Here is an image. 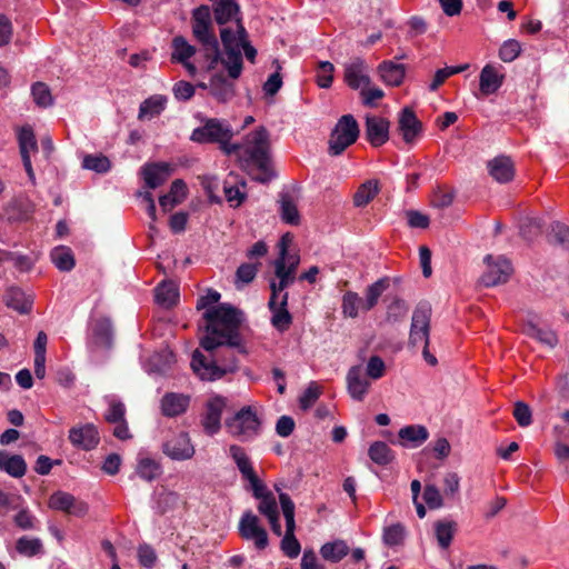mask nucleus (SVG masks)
<instances>
[{
	"instance_id": "obj_46",
	"label": "nucleus",
	"mask_w": 569,
	"mask_h": 569,
	"mask_svg": "<svg viewBox=\"0 0 569 569\" xmlns=\"http://www.w3.org/2000/svg\"><path fill=\"white\" fill-rule=\"evenodd\" d=\"M104 402L107 403L104 419L109 423H118V421H121L122 419H124L126 406L117 396H114V395L106 396Z\"/></svg>"
},
{
	"instance_id": "obj_4",
	"label": "nucleus",
	"mask_w": 569,
	"mask_h": 569,
	"mask_svg": "<svg viewBox=\"0 0 569 569\" xmlns=\"http://www.w3.org/2000/svg\"><path fill=\"white\" fill-rule=\"evenodd\" d=\"M192 33L202 44L204 56L209 60V69L219 61V43L212 29L211 12L208 6H200L192 12Z\"/></svg>"
},
{
	"instance_id": "obj_7",
	"label": "nucleus",
	"mask_w": 569,
	"mask_h": 569,
	"mask_svg": "<svg viewBox=\"0 0 569 569\" xmlns=\"http://www.w3.org/2000/svg\"><path fill=\"white\" fill-rule=\"evenodd\" d=\"M233 137L231 126L223 120L209 119L202 127L196 128L191 133V140L199 143H218L220 149L231 154L238 149L237 143H230Z\"/></svg>"
},
{
	"instance_id": "obj_33",
	"label": "nucleus",
	"mask_w": 569,
	"mask_h": 569,
	"mask_svg": "<svg viewBox=\"0 0 569 569\" xmlns=\"http://www.w3.org/2000/svg\"><path fill=\"white\" fill-rule=\"evenodd\" d=\"M198 87L209 89L210 94L220 102L229 101L234 94L233 84L222 76H213L209 83H199Z\"/></svg>"
},
{
	"instance_id": "obj_40",
	"label": "nucleus",
	"mask_w": 569,
	"mask_h": 569,
	"mask_svg": "<svg viewBox=\"0 0 569 569\" xmlns=\"http://www.w3.org/2000/svg\"><path fill=\"white\" fill-rule=\"evenodd\" d=\"M349 553V547L346 541L337 539L331 542H326L320 548L321 557L330 562H339Z\"/></svg>"
},
{
	"instance_id": "obj_48",
	"label": "nucleus",
	"mask_w": 569,
	"mask_h": 569,
	"mask_svg": "<svg viewBox=\"0 0 569 569\" xmlns=\"http://www.w3.org/2000/svg\"><path fill=\"white\" fill-rule=\"evenodd\" d=\"M180 502L181 497L176 491L162 490L156 496V509L160 513L176 509Z\"/></svg>"
},
{
	"instance_id": "obj_45",
	"label": "nucleus",
	"mask_w": 569,
	"mask_h": 569,
	"mask_svg": "<svg viewBox=\"0 0 569 569\" xmlns=\"http://www.w3.org/2000/svg\"><path fill=\"white\" fill-rule=\"evenodd\" d=\"M368 456L372 462L379 466H387L395 459L393 451L383 441H375L369 447Z\"/></svg>"
},
{
	"instance_id": "obj_62",
	"label": "nucleus",
	"mask_w": 569,
	"mask_h": 569,
	"mask_svg": "<svg viewBox=\"0 0 569 569\" xmlns=\"http://www.w3.org/2000/svg\"><path fill=\"white\" fill-rule=\"evenodd\" d=\"M321 395V390L316 382H310L307 389L299 398V406L302 410L310 409Z\"/></svg>"
},
{
	"instance_id": "obj_16",
	"label": "nucleus",
	"mask_w": 569,
	"mask_h": 569,
	"mask_svg": "<svg viewBox=\"0 0 569 569\" xmlns=\"http://www.w3.org/2000/svg\"><path fill=\"white\" fill-rule=\"evenodd\" d=\"M48 505L53 510L63 511L76 517H83L89 510L84 501L64 491L53 492L49 498Z\"/></svg>"
},
{
	"instance_id": "obj_24",
	"label": "nucleus",
	"mask_w": 569,
	"mask_h": 569,
	"mask_svg": "<svg viewBox=\"0 0 569 569\" xmlns=\"http://www.w3.org/2000/svg\"><path fill=\"white\" fill-rule=\"evenodd\" d=\"M292 237L290 233H286L281 237L279 242V257L274 260V274L278 277V267L281 266L283 271L289 274L290 278H296V270L299 264V257L297 254L288 253V246L291 242Z\"/></svg>"
},
{
	"instance_id": "obj_50",
	"label": "nucleus",
	"mask_w": 569,
	"mask_h": 569,
	"mask_svg": "<svg viewBox=\"0 0 569 569\" xmlns=\"http://www.w3.org/2000/svg\"><path fill=\"white\" fill-rule=\"evenodd\" d=\"M92 332L97 343L109 347L112 339V325L108 318H101L94 321Z\"/></svg>"
},
{
	"instance_id": "obj_14",
	"label": "nucleus",
	"mask_w": 569,
	"mask_h": 569,
	"mask_svg": "<svg viewBox=\"0 0 569 569\" xmlns=\"http://www.w3.org/2000/svg\"><path fill=\"white\" fill-rule=\"evenodd\" d=\"M486 270L480 281L486 287H493L505 283L512 273L510 261L503 256H487L485 258Z\"/></svg>"
},
{
	"instance_id": "obj_10",
	"label": "nucleus",
	"mask_w": 569,
	"mask_h": 569,
	"mask_svg": "<svg viewBox=\"0 0 569 569\" xmlns=\"http://www.w3.org/2000/svg\"><path fill=\"white\" fill-rule=\"evenodd\" d=\"M359 136V127L351 114L342 116L337 122L329 139V153L341 154L348 147L353 144Z\"/></svg>"
},
{
	"instance_id": "obj_38",
	"label": "nucleus",
	"mask_w": 569,
	"mask_h": 569,
	"mask_svg": "<svg viewBox=\"0 0 569 569\" xmlns=\"http://www.w3.org/2000/svg\"><path fill=\"white\" fill-rule=\"evenodd\" d=\"M4 299L9 308H12L20 313L29 312L32 306L31 299L17 287L9 288L6 292Z\"/></svg>"
},
{
	"instance_id": "obj_58",
	"label": "nucleus",
	"mask_w": 569,
	"mask_h": 569,
	"mask_svg": "<svg viewBox=\"0 0 569 569\" xmlns=\"http://www.w3.org/2000/svg\"><path fill=\"white\" fill-rule=\"evenodd\" d=\"M466 68V66H459L438 69L433 76L432 81L429 83V90L436 91L449 77L463 71Z\"/></svg>"
},
{
	"instance_id": "obj_43",
	"label": "nucleus",
	"mask_w": 569,
	"mask_h": 569,
	"mask_svg": "<svg viewBox=\"0 0 569 569\" xmlns=\"http://www.w3.org/2000/svg\"><path fill=\"white\" fill-rule=\"evenodd\" d=\"M389 287V280L382 278L370 284L366 290V297L362 299V311L371 310L379 301V298Z\"/></svg>"
},
{
	"instance_id": "obj_31",
	"label": "nucleus",
	"mask_w": 569,
	"mask_h": 569,
	"mask_svg": "<svg viewBox=\"0 0 569 569\" xmlns=\"http://www.w3.org/2000/svg\"><path fill=\"white\" fill-rule=\"evenodd\" d=\"M400 445L406 448H418L427 441L429 432L421 425H411L401 428L398 432Z\"/></svg>"
},
{
	"instance_id": "obj_22",
	"label": "nucleus",
	"mask_w": 569,
	"mask_h": 569,
	"mask_svg": "<svg viewBox=\"0 0 569 569\" xmlns=\"http://www.w3.org/2000/svg\"><path fill=\"white\" fill-rule=\"evenodd\" d=\"M399 131L406 143H413L422 132V123L410 108H405L399 116Z\"/></svg>"
},
{
	"instance_id": "obj_60",
	"label": "nucleus",
	"mask_w": 569,
	"mask_h": 569,
	"mask_svg": "<svg viewBox=\"0 0 569 569\" xmlns=\"http://www.w3.org/2000/svg\"><path fill=\"white\" fill-rule=\"evenodd\" d=\"M371 380H379L386 375V363L379 356H371L367 361L366 373Z\"/></svg>"
},
{
	"instance_id": "obj_6",
	"label": "nucleus",
	"mask_w": 569,
	"mask_h": 569,
	"mask_svg": "<svg viewBox=\"0 0 569 569\" xmlns=\"http://www.w3.org/2000/svg\"><path fill=\"white\" fill-rule=\"evenodd\" d=\"M220 37L223 44V53L221 57L219 56V60H221V63L227 69L229 77L237 79L242 71L241 39L247 37V31L242 24H238V32H232L230 28H222Z\"/></svg>"
},
{
	"instance_id": "obj_57",
	"label": "nucleus",
	"mask_w": 569,
	"mask_h": 569,
	"mask_svg": "<svg viewBox=\"0 0 569 569\" xmlns=\"http://www.w3.org/2000/svg\"><path fill=\"white\" fill-rule=\"evenodd\" d=\"M273 64H276V71L268 77L262 87L264 94L268 97H273L280 90L283 83L280 73L281 66L279 61L274 60Z\"/></svg>"
},
{
	"instance_id": "obj_23",
	"label": "nucleus",
	"mask_w": 569,
	"mask_h": 569,
	"mask_svg": "<svg viewBox=\"0 0 569 569\" xmlns=\"http://www.w3.org/2000/svg\"><path fill=\"white\" fill-rule=\"evenodd\" d=\"M366 136L373 147L385 144L389 139V121L377 116L366 118Z\"/></svg>"
},
{
	"instance_id": "obj_5",
	"label": "nucleus",
	"mask_w": 569,
	"mask_h": 569,
	"mask_svg": "<svg viewBox=\"0 0 569 569\" xmlns=\"http://www.w3.org/2000/svg\"><path fill=\"white\" fill-rule=\"evenodd\" d=\"M431 308L427 303H420L416 307L410 326L409 346L422 347V357L425 361L435 367L438 360L429 350Z\"/></svg>"
},
{
	"instance_id": "obj_42",
	"label": "nucleus",
	"mask_w": 569,
	"mask_h": 569,
	"mask_svg": "<svg viewBox=\"0 0 569 569\" xmlns=\"http://www.w3.org/2000/svg\"><path fill=\"white\" fill-rule=\"evenodd\" d=\"M380 191L379 181L376 179L365 181L353 196L356 207L367 206Z\"/></svg>"
},
{
	"instance_id": "obj_17",
	"label": "nucleus",
	"mask_w": 569,
	"mask_h": 569,
	"mask_svg": "<svg viewBox=\"0 0 569 569\" xmlns=\"http://www.w3.org/2000/svg\"><path fill=\"white\" fill-rule=\"evenodd\" d=\"M370 68L361 58H355L345 64V82L353 90L371 84Z\"/></svg>"
},
{
	"instance_id": "obj_18",
	"label": "nucleus",
	"mask_w": 569,
	"mask_h": 569,
	"mask_svg": "<svg viewBox=\"0 0 569 569\" xmlns=\"http://www.w3.org/2000/svg\"><path fill=\"white\" fill-rule=\"evenodd\" d=\"M229 455L237 465L242 478L249 482L250 489L260 490L261 480L256 475L251 460L244 449L238 445L229 447Z\"/></svg>"
},
{
	"instance_id": "obj_19",
	"label": "nucleus",
	"mask_w": 569,
	"mask_h": 569,
	"mask_svg": "<svg viewBox=\"0 0 569 569\" xmlns=\"http://www.w3.org/2000/svg\"><path fill=\"white\" fill-rule=\"evenodd\" d=\"M347 391L356 401H362L370 389L369 378L363 373L361 366H352L346 376Z\"/></svg>"
},
{
	"instance_id": "obj_30",
	"label": "nucleus",
	"mask_w": 569,
	"mask_h": 569,
	"mask_svg": "<svg viewBox=\"0 0 569 569\" xmlns=\"http://www.w3.org/2000/svg\"><path fill=\"white\" fill-rule=\"evenodd\" d=\"M171 169L168 163H151L142 168V176L149 189H156L163 184L170 177Z\"/></svg>"
},
{
	"instance_id": "obj_37",
	"label": "nucleus",
	"mask_w": 569,
	"mask_h": 569,
	"mask_svg": "<svg viewBox=\"0 0 569 569\" xmlns=\"http://www.w3.org/2000/svg\"><path fill=\"white\" fill-rule=\"evenodd\" d=\"M246 183L244 181L238 182L236 177L230 176L223 183V192L226 200L229 202L231 207H239L243 200L246 199L244 192Z\"/></svg>"
},
{
	"instance_id": "obj_13",
	"label": "nucleus",
	"mask_w": 569,
	"mask_h": 569,
	"mask_svg": "<svg viewBox=\"0 0 569 569\" xmlns=\"http://www.w3.org/2000/svg\"><path fill=\"white\" fill-rule=\"evenodd\" d=\"M256 499L259 500L258 511L264 516L270 525L272 532L280 537L282 528L279 519V507L274 495L268 490L267 486L261 481V489H250Z\"/></svg>"
},
{
	"instance_id": "obj_36",
	"label": "nucleus",
	"mask_w": 569,
	"mask_h": 569,
	"mask_svg": "<svg viewBox=\"0 0 569 569\" xmlns=\"http://www.w3.org/2000/svg\"><path fill=\"white\" fill-rule=\"evenodd\" d=\"M167 102V97L162 94H153L147 98L140 104L138 113L139 120H150L158 117L166 109Z\"/></svg>"
},
{
	"instance_id": "obj_3",
	"label": "nucleus",
	"mask_w": 569,
	"mask_h": 569,
	"mask_svg": "<svg viewBox=\"0 0 569 569\" xmlns=\"http://www.w3.org/2000/svg\"><path fill=\"white\" fill-rule=\"evenodd\" d=\"M278 281L271 280V296L269 299V309L272 313L271 323L279 331H286L291 325L292 318L287 309L288 292L286 288L293 283L296 278H290L282 267H278Z\"/></svg>"
},
{
	"instance_id": "obj_59",
	"label": "nucleus",
	"mask_w": 569,
	"mask_h": 569,
	"mask_svg": "<svg viewBox=\"0 0 569 569\" xmlns=\"http://www.w3.org/2000/svg\"><path fill=\"white\" fill-rule=\"evenodd\" d=\"M521 52V44L518 40L509 39L499 49V58L503 62H512Z\"/></svg>"
},
{
	"instance_id": "obj_11",
	"label": "nucleus",
	"mask_w": 569,
	"mask_h": 569,
	"mask_svg": "<svg viewBox=\"0 0 569 569\" xmlns=\"http://www.w3.org/2000/svg\"><path fill=\"white\" fill-rule=\"evenodd\" d=\"M227 403L228 399L220 395H212L206 400L200 416V423L206 435L214 436L220 431L221 418Z\"/></svg>"
},
{
	"instance_id": "obj_28",
	"label": "nucleus",
	"mask_w": 569,
	"mask_h": 569,
	"mask_svg": "<svg viewBox=\"0 0 569 569\" xmlns=\"http://www.w3.org/2000/svg\"><path fill=\"white\" fill-rule=\"evenodd\" d=\"M489 174L499 183H506L512 180L515 176V164L510 157L498 156L487 164Z\"/></svg>"
},
{
	"instance_id": "obj_21",
	"label": "nucleus",
	"mask_w": 569,
	"mask_h": 569,
	"mask_svg": "<svg viewBox=\"0 0 569 569\" xmlns=\"http://www.w3.org/2000/svg\"><path fill=\"white\" fill-rule=\"evenodd\" d=\"M70 442L82 450H92L99 443V432L91 423L73 427L69 431Z\"/></svg>"
},
{
	"instance_id": "obj_29",
	"label": "nucleus",
	"mask_w": 569,
	"mask_h": 569,
	"mask_svg": "<svg viewBox=\"0 0 569 569\" xmlns=\"http://www.w3.org/2000/svg\"><path fill=\"white\" fill-rule=\"evenodd\" d=\"M505 76L492 64H486L479 77V89L483 96H489L499 90L503 83Z\"/></svg>"
},
{
	"instance_id": "obj_8",
	"label": "nucleus",
	"mask_w": 569,
	"mask_h": 569,
	"mask_svg": "<svg viewBox=\"0 0 569 569\" xmlns=\"http://www.w3.org/2000/svg\"><path fill=\"white\" fill-rule=\"evenodd\" d=\"M226 429L240 441H251L260 435L261 421L257 412L248 406L226 420Z\"/></svg>"
},
{
	"instance_id": "obj_32",
	"label": "nucleus",
	"mask_w": 569,
	"mask_h": 569,
	"mask_svg": "<svg viewBox=\"0 0 569 569\" xmlns=\"http://www.w3.org/2000/svg\"><path fill=\"white\" fill-rule=\"evenodd\" d=\"M378 73L383 83L391 87H398L402 83L406 76V68L401 63L393 61H382L378 66Z\"/></svg>"
},
{
	"instance_id": "obj_35",
	"label": "nucleus",
	"mask_w": 569,
	"mask_h": 569,
	"mask_svg": "<svg viewBox=\"0 0 569 569\" xmlns=\"http://www.w3.org/2000/svg\"><path fill=\"white\" fill-rule=\"evenodd\" d=\"M174 361L173 352L170 349L164 348L152 355L148 362H143V369L148 373H164L171 368Z\"/></svg>"
},
{
	"instance_id": "obj_34",
	"label": "nucleus",
	"mask_w": 569,
	"mask_h": 569,
	"mask_svg": "<svg viewBox=\"0 0 569 569\" xmlns=\"http://www.w3.org/2000/svg\"><path fill=\"white\" fill-rule=\"evenodd\" d=\"M0 471L13 478H22L27 472L26 460L20 455H10L7 451H0Z\"/></svg>"
},
{
	"instance_id": "obj_47",
	"label": "nucleus",
	"mask_w": 569,
	"mask_h": 569,
	"mask_svg": "<svg viewBox=\"0 0 569 569\" xmlns=\"http://www.w3.org/2000/svg\"><path fill=\"white\" fill-rule=\"evenodd\" d=\"M18 142L22 159L38 149L34 132L30 126H23L18 130Z\"/></svg>"
},
{
	"instance_id": "obj_20",
	"label": "nucleus",
	"mask_w": 569,
	"mask_h": 569,
	"mask_svg": "<svg viewBox=\"0 0 569 569\" xmlns=\"http://www.w3.org/2000/svg\"><path fill=\"white\" fill-rule=\"evenodd\" d=\"M163 452L173 460H188L194 455V447L186 432H180L163 445Z\"/></svg>"
},
{
	"instance_id": "obj_63",
	"label": "nucleus",
	"mask_w": 569,
	"mask_h": 569,
	"mask_svg": "<svg viewBox=\"0 0 569 569\" xmlns=\"http://www.w3.org/2000/svg\"><path fill=\"white\" fill-rule=\"evenodd\" d=\"M335 67L329 61H321L317 70V83L320 88H329L333 80Z\"/></svg>"
},
{
	"instance_id": "obj_61",
	"label": "nucleus",
	"mask_w": 569,
	"mask_h": 569,
	"mask_svg": "<svg viewBox=\"0 0 569 569\" xmlns=\"http://www.w3.org/2000/svg\"><path fill=\"white\" fill-rule=\"evenodd\" d=\"M13 521L22 530H34L38 528V520L28 508H21L14 516Z\"/></svg>"
},
{
	"instance_id": "obj_27",
	"label": "nucleus",
	"mask_w": 569,
	"mask_h": 569,
	"mask_svg": "<svg viewBox=\"0 0 569 569\" xmlns=\"http://www.w3.org/2000/svg\"><path fill=\"white\" fill-rule=\"evenodd\" d=\"M190 405V396L178 392L166 393L160 401L163 416L172 418L184 413Z\"/></svg>"
},
{
	"instance_id": "obj_26",
	"label": "nucleus",
	"mask_w": 569,
	"mask_h": 569,
	"mask_svg": "<svg viewBox=\"0 0 569 569\" xmlns=\"http://www.w3.org/2000/svg\"><path fill=\"white\" fill-rule=\"evenodd\" d=\"M522 332L550 349L555 348L559 341L557 333L551 328L540 327L533 318L523 323Z\"/></svg>"
},
{
	"instance_id": "obj_55",
	"label": "nucleus",
	"mask_w": 569,
	"mask_h": 569,
	"mask_svg": "<svg viewBox=\"0 0 569 569\" xmlns=\"http://www.w3.org/2000/svg\"><path fill=\"white\" fill-rule=\"evenodd\" d=\"M31 94L33 97V101L42 108L49 107L52 104L53 99L48 86L43 82H37L31 88Z\"/></svg>"
},
{
	"instance_id": "obj_9",
	"label": "nucleus",
	"mask_w": 569,
	"mask_h": 569,
	"mask_svg": "<svg viewBox=\"0 0 569 569\" xmlns=\"http://www.w3.org/2000/svg\"><path fill=\"white\" fill-rule=\"evenodd\" d=\"M279 502L286 520V531L280 542L281 551L290 559H295L301 551V546L296 538L295 503L289 495L281 492Z\"/></svg>"
},
{
	"instance_id": "obj_2",
	"label": "nucleus",
	"mask_w": 569,
	"mask_h": 569,
	"mask_svg": "<svg viewBox=\"0 0 569 569\" xmlns=\"http://www.w3.org/2000/svg\"><path fill=\"white\" fill-rule=\"evenodd\" d=\"M234 153L238 154L241 164L248 170L253 180L269 182L273 172L270 160L269 132L264 127H258L248 133L243 141L238 144Z\"/></svg>"
},
{
	"instance_id": "obj_54",
	"label": "nucleus",
	"mask_w": 569,
	"mask_h": 569,
	"mask_svg": "<svg viewBox=\"0 0 569 569\" xmlns=\"http://www.w3.org/2000/svg\"><path fill=\"white\" fill-rule=\"evenodd\" d=\"M82 167L98 173H104L110 169V161L102 154H89L83 158Z\"/></svg>"
},
{
	"instance_id": "obj_51",
	"label": "nucleus",
	"mask_w": 569,
	"mask_h": 569,
	"mask_svg": "<svg viewBox=\"0 0 569 569\" xmlns=\"http://www.w3.org/2000/svg\"><path fill=\"white\" fill-rule=\"evenodd\" d=\"M456 523L453 521H439L435 525L436 538L442 549H447L453 538Z\"/></svg>"
},
{
	"instance_id": "obj_41",
	"label": "nucleus",
	"mask_w": 569,
	"mask_h": 569,
	"mask_svg": "<svg viewBox=\"0 0 569 569\" xmlns=\"http://www.w3.org/2000/svg\"><path fill=\"white\" fill-rule=\"evenodd\" d=\"M171 48V60L173 62L181 63L188 61L196 54V48L182 36H177L172 39Z\"/></svg>"
},
{
	"instance_id": "obj_12",
	"label": "nucleus",
	"mask_w": 569,
	"mask_h": 569,
	"mask_svg": "<svg viewBox=\"0 0 569 569\" xmlns=\"http://www.w3.org/2000/svg\"><path fill=\"white\" fill-rule=\"evenodd\" d=\"M191 368L201 380L213 381L233 371L236 369V362L232 360L229 363L219 366L216 360L209 359L199 350H196L192 355Z\"/></svg>"
},
{
	"instance_id": "obj_44",
	"label": "nucleus",
	"mask_w": 569,
	"mask_h": 569,
	"mask_svg": "<svg viewBox=\"0 0 569 569\" xmlns=\"http://www.w3.org/2000/svg\"><path fill=\"white\" fill-rule=\"evenodd\" d=\"M16 550L19 555L31 558L44 553L43 543L39 538L23 536L16 542Z\"/></svg>"
},
{
	"instance_id": "obj_49",
	"label": "nucleus",
	"mask_w": 569,
	"mask_h": 569,
	"mask_svg": "<svg viewBox=\"0 0 569 569\" xmlns=\"http://www.w3.org/2000/svg\"><path fill=\"white\" fill-rule=\"evenodd\" d=\"M50 257L53 264L61 271H70L74 267L72 251L67 247H56Z\"/></svg>"
},
{
	"instance_id": "obj_25",
	"label": "nucleus",
	"mask_w": 569,
	"mask_h": 569,
	"mask_svg": "<svg viewBox=\"0 0 569 569\" xmlns=\"http://www.w3.org/2000/svg\"><path fill=\"white\" fill-rule=\"evenodd\" d=\"M213 13L216 22L220 26L234 20L236 30H232V32H238V24H242L237 0H217L213 4Z\"/></svg>"
},
{
	"instance_id": "obj_15",
	"label": "nucleus",
	"mask_w": 569,
	"mask_h": 569,
	"mask_svg": "<svg viewBox=\"0 0 569 569\" xmlns=\"http://www.w3.org/2000/svg\"><path fill=\"white\" fill-rule=\"evenodd\" d=\"M240 536L252 541L258 550H263L269 545L267 530L260 525L259 518L252 511H246L239 521Z\"/></svg>"
},
{
	"instance_id": "obj_39",
	"label": "nucleus",
	"mask_w": 569,
	"mask_h": 569,
	"mask_svg": "<svg viewBox=\"0 0 569 569\" xmlns=\"http://www.w3.org/2000/svg\"><path fill=\"white\" fill-rule=\"evenodd\" d=\"M179 299L178 286L170 280H164L156 288V301L158 305L169 308Z\"/></svg>"
},
{
	"instance_id": "obj_64",
	"label": "nucleus",
	"mask_w": 569,
	"mask_h": 569,
	"mask_svg": "<svg viewBox=\"0 0 569 569\" xmlns=\"http://www.w3.org/2000/svg\"><path fill=\"white\" fill-rule=\"evenodd\" d=\"M513 417L520 427H528L532 422L531 409L523 401H517L515 403Z\"/></svg>"
},
{
	"instance_id": "obj_52",
	"label": "nucleus",
	"mask_w": 569,
	"mask_h": 569,
	"mask_svg": "<svg viewBox=\"0 0 569 569\" xmlns=\"http://www.w3.org/2000/svg\"><path fill=\"white\" fill-rule=\"evenodd\" d=\"M161 472L160 466L153 459L150 458H141L137 466V475L146 480L152 481L157 477H159Z\"/></svg>"
},
{
	"instance_id": "obj_56",
	"label": "nucleus",
	"mask_w": 569,
	"mask_h": 569,
	"mask_svg": "<svg viewBox=\"0 0 569 569\" xmlns=\"http://www.w3.org/2000/svg\"><path fill=\"white\" fill-rule=\"evenodd\" d=\"M280 210L281 217L287 223L297 224L299 222L297 207L289 196L284 194L281 197Z\"/></svg>"
},
{
	"instance_id": "obj_1",
	"label": "nucleus",
	"mask_w": 569,
	"mask_h": 569,
	"mask_svg": "<svg viewBox=\"0 0 569 569\" xmlns=\"http://www.w3.org/2000/svg\"><path fill=\"white\" fill-rule=\"evenodd\" d=\"M220 293L209 289L197 301L198 309H206L204 335L200 345L207 351H212L221 346L238 345V330L241 322V313L229 305L214 306L220 300Z\"/></svg>"
},
{
	"instance_id": "obj_53",
	"label": "nucleus",
	"mask_w": 569,
	"mask_h": 569,
	"mask_svg": "<svg viewBox=\"0 0 569 569\" xmlns=\"http://www.w3.org/2000/svg\"><path fill=\"white\" fill-rule=\"evenodd\" d=\"M362 299L358 293L348 291L342 297V312L345 316L356 318L359 315V310H362Z\"/></svg>"
}]
</instances>
